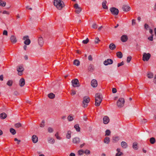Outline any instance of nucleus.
<instances>
[{
    "label": "nucleus",
    "instance_id": "1",
    "mask_svg": "<svg viewBox=\"0 0 156 156\" xmlns=\"http://www.w3.org/2000/svg\"><path fill=\"white\" fill-rule=\"evenodd\" d=\"M54 5L58 10H61L64 6L63 1L61 0H54Z\"/></svg>",
    "mask_w": 156,
    "mask_h": 156
},
{
    "label": "nucleus",
    "instance_id": "2",
    "mask_svg": "<svg viewBox=\"0 0 156 156\" xmlns=\"http://www.w3.org/2000/svg\"><path fill=\"white\" fill-rule=\"evenodd\" d=\"M125 100L124 98H119L117 100L116 104L119 108H122L124 105Z\"/></svg>",
    "mask_w": 156,
    "mask_h": 156
},
{
    "label": "nucleus",
    "instance_id": "3",
    "mask_svg": "<svg viewBox=\"0 0 156 156\" xmlns=\"http://www.w3.org/2000/svg\"><path fill=\"white\" fill-rule=\"evenodd\" d=\"M151 56V54L149 53L144 52L143 55V60L144 61H147L149 59Z\"/></svg>",
    "mask_w": 156,
    "mask_h": 156
},
{
    "label": "nucleus",
    "instance_id": "4",
    "mask_svg": "<svg viewBox=\"0 0 156 156\" xmlns=\"http://www.w3.org/2000/svg\"><path fill=\"white\" fill-rule=\"evenodd\" d=\"M72 85L74 87H79L80 86L78 80L77 79H75L71 81Z\"/></svg>",
    "mask_w": 156,
    "mask_h": 156
},
{
    "label": "nucleus",
    "instance_id": "5",
    "mask_svg": "<svg viewBox=\"0 0 156 156\" xmlns=\"http://www.w3.org/2000/svg\"><path fill=\"white\" fill-rule=\"evenodd\" d=\"M110 10L112 13L114 15H117L119 12L118 9L115 7H112L111 8Z\"/></svg>",
    "mask_w": 156,
    "mask_h": 156
},
{
    "label": "nucleus",
    "instance_id": "6",
    "mask_svg": "<svg viewBox=\"0 0 156 156\" xmlns=\"http://www.w3.org/2000/svg\"><path fill=\"white\" fill-rule=\"evenodd\" d=\"M90 101V98H84L83 101V106L84 108L88 106V103Z\"/></svg>",
    "mask_w": 156,
    "mask_h": 156
},
{
    "label": "nucleus",
    "instance_id": "7",
    "mask_svg": "<svg viewBox=\"0 0 156 156\" xmlns=\"http://www.w3.org/2000/svg\"><path fill=\"white\" fill-rule=\"evenodd\" d=\"M37 42L38 45L41 47H42L44 43V41L42 37L41 36L38 37Z\"/></svg>",
    "mask_w": 156,
    "mask_h": 156
},
{
    "label": "nucleus",
    "instance_id": "8",
    "mask_svg": "<svg viewBox=\"0 0 156 156\" xmlns=\"http://www.w3.org/2000/svg\"><path fill=\"white\" fill-rule=\"evenodd\" d=\"M23 39L25 40L24 43L25 44L28 45L30 44V41L29 39V37L28 36H24Z\"/></svg>",
    "mask_w": 156,
    "mask_h": 156
},
{
    "label": "nucleus",
    "instance_id": "9",
    "mask_svg": "<svg viewBox=\"0 0 156 156\" xmlns=\"http://www.w3.org/2000/svg\"><path fill=\"white\" fill-rule=\"evenodd\" d=\"M122 9L123 11L127 12L130 10L131 8L128 5H125L122 6Z\"/></svg>",
    "mask_w": 156,
    "mask_h": 156
},
{
    "label": "nucleus",
    "instance_id": "10",
    "mask_svg": "<svg viewBox=\"0 0 156 156\" xmlns=\"http://www.w3.org/2000/svg\"><path fill=\"white\" fill-rule=\"evenodd\" d=\"M113 61L111 59H107L104 62V64L105 66L112 64L113 63Z\"/></svg>",
    "mask_w": 156,
    "mask_h": 156
},
{
    "label": "nucleus",
    "instance_id": "11",
    "mask_svg": "<svg viewBox=\"0 0 156 156\" xmlns=\"http://www.w3.org/2000/svg\"><path fill=\"white\" fill-rule=\"evenodd\" d=\"M95 105L96 106H99L102 101L101 98H95Z\"/></svg>",
    "mask_w": 156,
    "mask_h": 156
},
{
    "label": "nucleus",
    "instance_id": "12",
    "mask_svg": "<svg viewBox=\"0 0 156 156\" xmlns=\"http://www.w3.org/2000/svg\"><path fill=\"white\" fill-rule=\"evenodd\" d=\"M91 84L93 87H96L98 85V82L97 80L95 79L92 80L91 82Z\"/></svg>",
    "mask_w": 156,
    "mask_h": 156
},
{
    "label": "nucleus",
    "instance_id": "13",
    "mask_svg": "<svg viewBox=\"0 0 156 156\" xmlns=\"http://www.w3.org/2000/svg\"><path fill=\"white\" fill-rule=\"evenodd\" d=\"M24 68L22 66H20L17 68V71L19 72L18 74L19 75H22V72L24 70Z\"/></svg>",
    "mask_w": 156,
    "mask_h": 156
},
{
    "label": "nucleus",
    "instance_id": "14",
    "mask_svg": "<svg viewBox=\"0 0 156 156\" xmlns=\"http://www.w3.org/2000/svg\"><path fill=\"white\" fill-rule=\"evenodd\" d=\"M10 40L11 42L14 44L16 43L17 41L16 37L13 35H12L11 36L10 38Z\"/></svg>",
    "mask_w": 156,
    "mask_h": 156
},
{
    "label": "nucleus",
    "instance_id": "15",
    "mask_svg": "<svg viewBox=\"0 0 156 156\" xmlns=\"http://www.w3.org/2000/svg\"><path fill=\"white\" fill-rule=\"evenodd\" d=\"M128 39V36L126 35H122L121 38V41L123 42L126 41Z\"/></svg>",
    "mask_w": 156,
    "mask_h": 156
},
{
    "label": "nucleus",
    "instance_id": "16",
    "mask_svg": "<svg viewBox=\"0 0 156 156\" xmlns=\"http://www.w3.org/2000/svg\"><path fill=\"white\" fill-rule=\"evenodd\" d=\"M19 84L20 86L22 87L24 86L25 84V80L23 78H22L20 80Z\"/></svg>",
    "mask_w": 156,
    "mask_h": 156
},
{
    "label": "nucleus",
    "instance_id": "17",
    "mask_svg": "<svg viewBox=\"0 0 156 156\" xmlns=\"http://www.w3.org/2000/svg\"><path fill=\"white\" fill-rule=\"evenodd\" d=\"M72 141L73 143L78 144L80 142V139L78 137H76L73 139Z\"/></svg>",
    "mask_w": 156,
    "mask_h": 156
},
{
    "label": "nucleus",
    "instance_id": "18",
    "mask_svg": "<svg viewBox=\"0 0 156 156\" xmlns=\"http://www.w3.org/2000/svg\"><path fill=\"white\" fill-rule=\"evenodd\" d=\"M103 123L104 124H107L109 122V119L108 117L107 116H105L103 119Z\"/></svg>",
    "mask_w": 156,
    "mask_h": 156
},
{
    "label": "nucleus",
    "instance_id": "19",
    "mask_svg": "<svg viewBox=\"0 0 156 156\" xmlns=\"http://www.w3.org/2000/svg\"><path fill=\"white\" fill-rule=\"evenodd\" d=\"M32 140L34 143H36L38 141V137L36 135H33L32 137Z\"/></svg>",
    "mask_w": 156,
    "mask_h": 156
},
{
    "label": "nucleus",
    "instance_id": "20",
    "mask_svg": "<svg viewBox=\"0 0 156 156\" xmlns=\"http://www.w3.org/2000/svg\"><path fill=\"white\" fill-rule=\"evenodd\" d=\"M121 147L124 149L128 147L127 143L125 141H122L121 143Z\"/></svg>",
    "mask_w": 156,
    "mask_h": 156
},
{
    "label": "nucleus",
    "instance_id": "21",
    "mask_svg": "<svg viewBox=\"0 0 156 156\" xmlns=\"http://www.w3.org/2000/svg\"><path fill=\"white\" fill-rule=\"evenodd\" d=\"M48 141L49 143L52 144H54L55 142V140L54 139L51 137L48 138Z\"/></svg>",
    "mask_w": 156,
    "mask_h": 156
},
{
    "label": "nucleus",
    "instance_id": "22",
    "mask_svg": "<svg viewBox=\"0 0 156 156\" xmlns=\"http://www.w3.org/2000/svg\"><path fill=\"white\" fill-rule=\"evenodd\" d=\"M94 66L92 64H90L88 67V70L89 71L92 72L94 71Z\"/></svg>",
    "mask_w": 156,
    "mask_h": 156
},
{
    "label": "nucleus",
    "instance_id": "23",
    "mask_svg": "<svg viewBox=\"0 0 156 156\" xmlns=\"http://www.w3.org/2000/svg\"><path fill=\"white\" fill-rule=\"evenodd\" d=\"M120 138L119 136L113 137L112 138L113 142L114 143L117 142L119 140Z\"/></svg>",
    "mask_w": 156,
    "mask_h": 156
},
{
    "label": "nucleus",
    "instance_id": "24",
    "mask_svg": "<svg viewBox=\"0 0 156 156\" xmlns=\"http://www.w3.org/2000/svg\"><path fill=\"white\" fill-rule=\"evenodd\" d=\"M147 76L148 78H152L154 77V75L152 73L148 72L147 73Z\"/></svg>",
    "mask_w": 156,
    "mask_h": 156
},
{
    "label": "nucleus",
    "instance_id": "25",
    "mask_svg": "<svg viewBox=\"0 0 156 156\" xmlns=\"http://www.w3.org/2000/svg\"><path fill=\"white\" fill-rule=\"evenodd\" d=\"M110 142V138L108 137H106L104 139V142L106 144H108Z\"/></svg>",
    "mask_w": 156,
    "mask_h": 156
},
{
    "label": "nucleus",
    "instance_id": "26",
    "mask_svg": "<svg viewBox=\"0 0 156 156\" xmlns=\"http://www.w3.org/2000/svg\"><path fill=\"white\" fill-rule=\"evenodd\" d=\"M109 48L110 49L113 50L115 48L116 46L114 44L112 43L109 45Z\"/></svg>",
    "mask_w": 156,
    "mask_h": 156
},
{
    "label": "nucleus",
    "instance_id": "27",
    "mask_svg": "<svg viewBox=\"0 0 156 156\" xmlns=\"http://www.w3.org/2000/svg\"><path fill=\"white\" fill-rule=\"evenodd\" d=\"M7 117V115L5 113H2L0 115V117L1 119H4L5 118Z\"/></svg>",
    "mask_w": 156,
    "mask_h": 156
},
{
    "label": "nucleus",
    "instance_id": "28",
    "mask_svg": "<svg viewBox=\"0 0 156 156\" xmlns=\"http://www.w3.org/2000/svg\"><path fill=\"white\" fill-rule=\"evenodd\" d=\"M133 147L134 150H137L138 149L137 143L136 142H134L133 143Z\"/></svg>",
    "mask_w": 156,
    "mask_h": 156
},
{
    "label": "nucleus",
    "instance_id": "29",
    "mask_svg": "<svg viewBox=\"0 0 156 156\" xmlns=\"http://www.w3.org/2000/svg\"><path fill=\"white\" fill-rule=\"evenodd\" d=\"M116 55L117 57L120 58H121L122 57V54L120 51H119L117 52Z\"/></svg>",
    "mask_w": 156,
    "mask_h": 156
},
{
    "label": "nucleus",
    "instance_id": "30",
    "mask_svg": "<svg viewBox=\"0 0 156 156\" xmlns=\"http://www.w3.org/2000/svg\"><path fill=\"white\" fill-rule=\"evenodd\" d=\"M106 3L107 2L106 1H105L102 3L103 8L105 9H108V7L106 5Z\"/></svg>",
    "mask_w": 156,
    "mask_h": 156
},
{
    "label": "nucleus",
    "instance_id": "31",
    "mask_svg": "<svg viewBox=\"0 0 156 156\" xmlns=\"http://www.w3.org/2000/svg\"><path fill=\"white\" fill-rule=\"evenodd\" d=\"M74 127L77 132H80V127L79 126V125H75L74 126Z\"/></svg>",
    "mask_w": 156,
    "mask_h": 156
},
{
    "label": "nucleus",
    "instance_id": "32",
    "mask_svg": "<svg viewBox=\"0 0 156 156\" xmlns=\"http://www.w3.org/2000/svg\"><path fill=\"white\" fill-rule=\"evenodd\" d=\"M103 96L101 93H98L96 94L95 98H103Z\"/></svg>",
    "mask_w": 156,
    "mask_h": 156
},
{
    "label": "nucleus",
    "instance_id": "33",
    "mask_svg": "<svg viewBox=\"0 0 156 156\" xmlns=\"http://www.w3.org/2000/svg\"><path fill=\"white\" fill-rule=\"evenodd\" d=\"M73 64L74 65L78 66L80 65V62L78 60L76 59L74 60L73 62Z\"/></svg>",
    "mask_w": 156,
    "mask_h": 156
},
{
    "label": "nucleus",
    "instance_id": "34",
    "mask_svg": "<svg viewBox=\"0 0 156 156\" xmlns=\"http://www.w3.org/2000/svg\"><path fill=\"white\" fill-rule=\"evenodd\" d=\"M71 132L70 131H68L67 134L66 135V138L67 139H69L71 138Z\"/></svg>",
    "mask_w": 156,
    "mask_h": 156
},
{
    "label": "nucleus",
    "instance_id": "35",
    "mask_svg": "<svg viewBox=\"0 0 156 156\" xmlns=\"http://www.w3.org/2000/svg\"><path fill=\"white\" fill-rule=\"evenodd\" d=\"M150 143L152 144H154L155 142V140L154 138L151 137L150 138Z\"/></svg>",
    "mask_w": 156,
    "mask_h": 156
},
{
    "label": "nucleus",
    "instance_id": "36",
    "mask_svg": "<svg viewBox=\"0 0 156 156\" xmlns=\"http://www.w3.org/2000/svg\"><path fill=\"white\" fill-rule=\"evenodd\" d=\"M48 98H55V95L52 93L48 94Z\"/></svg>",
    "mask_w": 156,
    "mask_h": 156
},
{
    "label": "nucleus",
    "instance_id": "37",
    "mask_svg": "<svg viewBox=\"0 0 156 156\" xmlns=\"http://www.w3.org/2000/svg\"><path fill=\"white\" fill-rule=\"evenodd\" d=\"M10 131L12 135H15L16 133V130L12 128L10 129Z\"/></svg>",
    "mask_w": 156,
    "mask_h": 156
},
{
    "label": "nucleus",
    "instance_id": "38",
    "mask_svg": "<svg viewBox=\"0 0 156 156\" xmlns=\"http://www.w3.org/2000/svg\"><path fill=\"white\" fill-rule=\"evenodd\" d=\"M84 153V151L83 150H79L78 152V154L79 155H83Z\"/></svg>",
    "mask_w": 156,
    "mask_h": 156
},
{
    "label": "nucleus",
    "instance_id": "39",
    "mask_svg": "<svg viewBox=\"0 0 156 156\" xmlns=\"http://www.w3.org/2000/svg\"><path fill=\"white\" fill-rule=\"evenodd\" d=\"M111 134V131L109 129H107L105 131V136H109Z\"/></svg>",
    "mask_w": 156,
    "mask_h": 156
},
{
    "label": "nucleus",
    "instance_id": "40",
    "mask_svg": "<svg viewBox=\"0 0 156 156\" xmlns=\"http://www.w3.org/2000/svg\"><path fill=\"white\" fill-rule=\"evenodd\" d=\"M81 10L82 9L80 7L78 9H76V10L75 11V12H76V13L79 14L81 11Z\"/></svg>",
    "mask_w": 156,
    "mask_h": 156
},
{
    "label": "nucleus",
    "instance_id": "41",
    "mask_svg": "<svg viewBox=\"0 0 156 156\" xmlns=\"http://www.w3.org/2000/svg\"><path fill=\"white\" fill-rule=\"evenodd\" d=\"M13 82L11 80H9L7 83V84L9 86H12Z\"/></svg>",
    "mask_w": 156,
    "mask_h": 156
},
{
    "label": "nucleus",
    "instance_id": "42",
    "mask_svg": "<svg viewBox=\"0 0 156 156\" xmlns=\"http://www.w3.org/2000/svg\"><path fill=\"white\" fill-rule=\"evenodd\" d=\"M6 5V2H0V6L2 7H5Z\"/></svg>",
    "mask_w": 156,
    "mask_h": 156
},
{
    "label": "nucleus",
    "instance_id": "43",
    "mask_svg": "<svg viewBox=\"0 0 156 156\" xmlns=\"http://www.w3.org/2000/svg\"><path fill=\"white\" fill-rule=\"evenodd\" d=\"M67 119L69 121H71L73 120V116L69 115Z\"/></svg>",
    "mask_w": 156,
    "mask_h": 156
},
{
    "label": "nucleus",
    "instance_id": "44",
    "mask_svg": "<svg viewBox=\"0 0 156 156\" xmlns=\"http://www.w3.org/2000/svg\"><path fill=\"white\" fill-rule=\"evenodd\" d=\"M21 124L20 123H17L15 125V127L17 128H19L20 127H21Z\"/></svg>",
    "mask_w": 156,
    "mask_h": 156
},
{
    "label": "nucleus",
    "instance_id": "45",
    "mask_svg": "<svg viewBox=\"0 0 156 156\" xmlns=\"http://www.w3.org/2000/svg\"><path fill=\"white\" fill-rule=\"evenodd\" d=\"M48 132L50 133H52L54 131L53 129L50 127H49L48 128Z\"/></svg>",
    "mask_w": 156,
    "mask_h": 156
},
{
    "label": "nucleus",
    "instance_id": "46",
    "mask_svg": "<svg viewBox=\"0 0 156 156\" xmlns=\"http://www.w3.org/2000/svg\"><path fill=\"white\" fill-rule=\"evenodd\" d=\"M55 136L56 137V138L58 140H60L61 139V138L59 136L58 133V132L55 134Z\"/></svg>",
    "mask_w": 156,
    "mask_h": 156
},
{
    "label": "nucleus",
    "instance_id": "47",
    "mask_svg": "<svg viewBox=\"0 0 156 156\" xmlns=\"http://www.w3.org/2000/svg\"><path fill=\"white\" fill-rule=\"evenodd\" d=\"M40 126L41 127H43L44 126V121L43 120L41 123L40 124Z\"/></svg>",
    "mask_w": 156,
    "mask_h": 156
},
{
    "label": "nucleus",
    "instance_id": "48",
    "mask_svg": "<svg viewBox=\"0 0 156 156\" xmlns=\"http://www.w3.org/2000/svg\"><path fill=\"white\" fill-rule=\"evenodd\" d=\"M131 56H129L127 57V62H128V63H129L131 59Z\"/></svg>",
    "mask_w": 156,
    "mask_h": 156
},
{
    "label": "nucleus",
    "instance_id": "49",
    "mask_svg": "<svg viewBox=\"0 0 156 156\" xmlns=\"http://www.w3.org/2000/svg\"><path fill=\"white\" fill-rule=\"evenodd\" d=\"M123 154V153L120 152H117L115 154V156H121Z\"/></svg>",
    "mask_w": 156,
    "mask_h": 156
},
{
    "label": "nucleus",
    "instance_id": "50",
    "mask_svg": "<svg viewBox=\"0 0 156 156\" xmlns=\"http://www.w3.org/2000/svg\"><path fill=\"white\" fill-rule=\"evenodd\" d=\"M89 42V39L88 38H87L86 40H83L82 41L83 43L84 44H87Z\"/></svg>",
    "mask_w": 156,
    "mask_h": 156
},
{
    "label": "nucleus",
    "instance_id": "51",
    "mask_svg": "<svg viewBox=\"0 0 156 156\" xmlns=\"http://www.w3.org/2000/svg\"><path fill=\"white\" fill-rule=\"evenodd\" d=\"M124 64V62L123 61H122V62L118 64L117 66L118 67H119L120 66L123 65Z\"/></svg>",
    "mask_w": 156,
    "mask_h": 156
},
{
    "label": "nucleus",
    "instance_id": "52",
    "mask_svg": "<svg viewBox=\"0 0 156 156\" xmlns=\"http://www.w3.org/2000/svg\"><path fill=\"white\" fill-rule=\"evenodd\" d=\"M99 41L100 40L99 39V38L98 37H97L95 39L94 42L96 43L97 44Z\"/></svg>",
    "mask_w": 156,
    "mask_h": 156
},
{
    "label": "nucleus",
    "instance_id": "53",
    "mask_svg": "<svg viewBox=\"0 0 156 156\" xmlns=\"http://www.w3.org/2000/svg\"><path fill=\"white\" fill-rule=\"evenodd\" d=\"M92 27L93 28L96 29L97 28L98 26L96 23H94L92 25Z\"/></svg>",
    "mask_w": 156,
    "mask_h": 156
},
{
    "label": "nucleus",
    "instance_id": "54",
    "mask_svg": "<svg viewBox=\"0 0 156 156\" xmlns=\"http://www.w3.org/2000/svg\"><path fill=\"white\" fill-rule=\"evenodd\" d=\"M84 153L86 154H89L90 153L89 150H86L84 151Z\"/></svg>",
    "mask_w": 156,
    "mask_h": 156
},
{
    "label": "nucleus",
    "instance_id": "55",
    "mask_svg": "<svg viewBox=\"0 0 156 156\" xmlns=\"http://www.w3.org/2000/svg\"><path fill=\"white\" fill-rule=\"evenodd\" d=\"M149 28V27L148 24L147 23H145L144 24V28L147 30Z\"/></svg>",
    "mask_w": 156,
    "mask_h": 156
},
{
    "label": "nucleus",
    "instance_id": "56",
    "mask_svg": "<svg viewBox=\"0 0 156 156\" xmlns=\"http://www.w3.org/2000/svg\"><path fill=\"white\" fill-rule=\"evenodd\" d=\"M153 34H152L151 36L150 37L148 38V39L150 41H152L153 40Z\"/></svg>",
    "mask_w": 156,
    "mask_h": 156
},
{
    "label": "nucleus",
    "instance_id": "57",
    "mask_svg": "<svg viewBox=\"0 0 156 156\" xmlns=\"http://www.w3.org/2000/svg\"><path fill=\"white\" fill-rule=\"evenodd\" d=\"M14 141H17V144H19L20 142H21V140H18L17 138H15L14 139Z\"/></svg>",
    "mask_w": 156,
    "mask_h": 156
},
{
    "label": "nucleus",
    "instance_id": "58",
    "mask_svg": "<svg viewBox=\"0 0 156 156\" xmlns=\"http://www.w3.org/2000/svg\"><path fill=\"white\" fill-rule=\"evenodd\" d=\"M74 8L76 9L78 8H79L80 7L79 6L78 4H75L74 5Z\"/></svg>",
    "mask_w": 156,
    "mask_h": 156
},
{
    "label": "nucleus",
    "instance_id": "59",
    "mask_svg": "<svg viewBox=\"0 0 156 156\" xmlns=\"http://www.w3.org/2000/svg\"><path fill=\"white\" fill-rule=\"evenodd\" d=\"M132 25H135L136 24V20H135L133 19L132 20Z\"/></svg>",
    "mask_w": 156,
    "mask_h": 156
},
{
    "label": "nucleus",
    "instance_id": "60",
    "mask_svg": "<svg viewBox=\"0 0 156 156\" xmlns=\"http://www.w3.org/2000/svg\"><path fill=\"white\" fill-rule=\"evenodd\" d=\"M3 34L5 35H7L8 32L7 30H4L3 33Z\"/></svg>",
    "mask_w": 156,
    "mask_h": 156
},
{
    "label": "nucleus",
    "instance_id": "61",
    "mask_svg": "<svg viewBox=\"0 0 156 156\" xmlns=\"http://www.w3.org/2000/svg\"><path fill=\"white\" fill-rule=\"evenodd\" d=\"M112 92L113 93H115L116 92V89L115 88H113L112 89Z\"/></svg>",
    "mask_w": 156,
    "mask_h": 156
},
{
    "label": "nucleus",
    "instance_id": "62",
    "mask_svg": "<svg viewBox=\"0 0 156 156\" xmlns=\"http://www.w3.org/2000/svg\"><path fill=\"white\" fill-rule=\"evenodd\" d=\"M3 14H9V12H7L5 10H4L3 11Z\"/></svg>",
    "mask_w": 156,
    "mask_h": 156
},
{
    "label": "nucleus",
    "instance_id": "63",
    "mask_svg": "<svg viewBox=\"0 0 156 156\" xmlns=\"http://www.w3.org/2000/svg\"><path fill=\"white\" fill-rule=\"evenodd\" d=\"M88 59L90 61H92L93 60L92 56L91 55H89L88 57Z\"/></svg>",
    "mask_w": 156,
    "mask_h": 156
},
{
    "label": "nucleus",
    "instance_id": "64",
    "mask_svg": "<svg viewBox=\"0 0 156 156\" xmlns=\"http://www.w3.org/2000/svg\"><path fill=\"white\" fill-rule=\"evenodd\" d=\"M154 82L155 83H156V75L154 76Z\"/></svg>",
    "mask_w": 156,
    "mask_h": 156
}]
</instances>
